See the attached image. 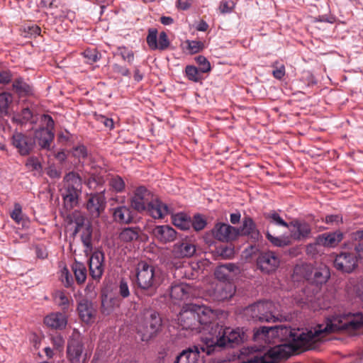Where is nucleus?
<instances>
[{
	"instance_id": "nucleus-1",
	"label": "nucleus",
	"mask_w": 363,
	"mask_h": 363,
	"mask_svg": "<svg viewBox=\"0 0 363 363\" xmlns=\"http://www.w3.org/2000/svg\"><path fill=\"white\" fill-rule=\"evenodd\" d=\"M218 318L216 311L204 305L190 304L186 306L178 315V323L184 330H195L197 333H209L213 322Z\"/></svg>"
},
{
	"instance_id": "nucleus-2",
	"label": "nucleus",
	"mask_w": 363,
	"mask_h": 363,
	"mask_svg": "<svg viewBox=\"0 0 363 363\" xmlns=\"http://www.w3.org/2000/svg\"><path fill=\"white\" fill-rule=\"evenodd\" d=\"M209 336H205L203 342L211 346L214 350L216 346L233 347L238 345L244 340V332L240 328H220L218 323L213 322L210 328Z\"/></svg>"
},
{
	"instance_id": "nucleus-3",
	"label": "nucleus",
	"mask_w": 363,
	"mask_h": 363,
	"mask_svg": "<svg viewBox=\"0 0 363 363\" xmlns=\"http://www.w3.org/2000/svg\"><path fill=\"white\" fill-rule=\"evenodd\" d=\"M330 277L329 268L323 264L313 268L311 264H298L294 269L292 279L294 281L307 280L316 286L325 284Z\"/></svg>"
},
{
	"instance_id": "nucleus-4",
	"label": "nucleus",
	"mask_w": 363,
	"mask_h": 363,
	"mask_svg": "<svg viewBox=\"0 0 363 363\" xmlns=\"http://www.w3.org/2000/svg\"><path fill=\"white\" fill-rule=\"evenodd\" d=\"M135 283L142 290H155L162 283L161 272L152 264L140 261L135 267Z\"/></svg>"
},
{
	"instance_id": "nucleus-5",
	"label": "nucleus",
	"mask_w": 363,
	"mask_h": 363,
	"mask_svg": "<svg viewBox=\"0 0 363 363\" xmlns=\"http://www.w3.org/2000/svg\"><path fill=\"white\" fill-rule=\"evenodd\" d=\"M63 183L60 192L64 206L66 209L71 210L78 204L82 181L77 174L72 172L65 175Z\"/></svg>"
},
{
	"instance_id": "nucleus-6",
	"label": "nucleus",
	"mask_w": 363,
	"mask_h": 363,
	"mask_svg": "<svg viewBox=\"0 0 363 363\" xmlns=\"http://www.w3.org/2000/svg\"><path fill=\"white\" fill-rule=\"evenodd\" d=\"M162 326V318L153 311H147L144 313L137 328L138 334L142 341L147 342L154 337Z\"/></svg>"
},
{
	"instance_id": "nucleus-7",
	"label": "nucleus",
	"mask_w": 363,
	"mask_h": 363,
	"mask_svg": "<svg viewBox=\"0 0 363 363\" xmlns=\"http://www.w3.org/2000/svg\"><path fill=\"white\" fill-rule=\"evenodd\" d=\"M247 311L252 313V318L262 322H277L280 320L279 312L275 303L267 301L250 306Z\"/></svg>"
},
{
	"instance_id": "nucleus-8",
	"label": "nucleus",
	"mask_w": 363,
	"mask_h": 363,
	"mask_svg": "<svg viewBox=\"0 0 363 363\" xmlns=\"http://www.w3.org/2000/svg\"><path fill=\"white\" fill-rule=\"evenodd\" d=\"M235 292L234 285L230 282H217L211 286L206 291H201V298L222 301L230 298Z\"/></svg>"
},
{
	"instance_id": "nucleus-9",
	"label": "nucleus",
	"mask_w": 363,
	"mask_h": 363,
	"mask_svg": "<svg viewBox=\"0 0 363 363\" xmlns=\"http://www.w3.org/2000/svg\"><path fill=\"white\" fill-rule=\"evenodd\" d=\"M67 358L69 363H84L86 354L84 352V345L79 335H73L68 341L67 347Z\"/></svg>"
},
{
	"instance_id": "nucleus-10",
	"label": "nucleus",
	"mask_w": 363,
	"mask_h": 363,
	"mask_svg": "<svg viewBox=\"0 0 363 363\" xmlns=\"http://www.w3.org/2000/svg\"><path fill=\"white\" fill-rule=\"evenodd\" d=\"M201 289H196L186 283L173 285L170 289V296L175 301H183L191 297H201Z\"/></svg>"
},
{
	"instance_id": "nucleus-11",
	"label": "nucleus",
	"mask_w": 363,
	"mask_h": 363,
	"mask_svg": "<svg viewBox=\"0 0 363 363\" xmlns=\"http://www.w3.org/2000/svg\"><path fill=\"white\" fill-rule=\"evenodd\" d=\"M214 238L220 242H230L238 238V230L225 223H217L211 230Z\"/></svg>"
},
{
	"instance_id": "nucleus-12",
	"label": "nucleus",
	"mask_w": 363,
	"mask_h": 363,
	"mask_svg": "<svg viewBox=\"0 0 363 363\" xmlns=\"http://www.w3.org/2000/svg\"><path fill=\"white\" fill-rule=\"evenodd\" d=\"M334 267L345 273H351L357 267V259L352 252H342L335 257Z\"/></svg>"
},
{
	"instance_id": "nucleus-13",
	"label": "nucleus",
	"mask_w": 363,
	"mask_h": 363,
	"mask_svg": "<svg viewBox=\"0 0 363 363\" xmlns=\"http://www.w3.org/2000/svg\"><path fill=\"white\" fill-rule=\"evenodd\" d=\"M154 198L152 194L144 186L136 189L131 199V205L139 212L145 211Z\"/></svg>"
},
{
	"instance_id": "nucleus-14",
	"label": "nucleus",
	"mask_w": 363,
	"mask_h": 363,
	"mask_svg": "<svg viewBox=\"0 0 363 363\" xmlns=\"http://www.w3.org/2000/svg\"><path fill=\"white\" fill-rule=\"evenodd\" d=\"M257 265L260 270L269 274L274 272L279 266V258L272 251L262 252L257 258Z\"/></svg>"
},
{
	"instance_id": "nucleus-15",
	"label": "nucleus",
	"mask_w": 363,
	"mask_h": 363,
	"mask_svg": "<svg viewBox=\"0 0 363 363\" xmlns=\"http://www.w3.org/2000/svg\"><path fill=\"white\" fill-rule=\"evenodd\" d=\"M288 228L292 240H305L309 238L311 233L310 225L305 221L293 220L289 223Z\"/></svg>"
},
{
	"instance_id": "nucleus-16",
	"label": "nucleus",
	"mask_w": 363,
	"mask_h": 363,
	"mask_svg": "<svg viewBox=\"0 0 363 363\" xmlns=\"http://www.w3.org/2000/svg\"><path fill=\"white\" fill-rule=\"evenodd\" d=\"M12 143L20 155H27L33 149L35 141L32 136L16 133L13 135Z\"/></svg>"
},
{
	"instance_id": "nucleus-17",
	"label": "nucleus",
	"mask_w": 363,
	"mask_h": 363,
	"mask_svg": "<svg viewBox=\"0 0 363 363\" xmlns=\"http://www.w3.org/2000/svg\"><path fill=\"white\" fill-rule=\"evenodd\" d=\"M104 255L101 251L94 252L89 258V273L94 279L101 277L104 271Z\"/></svg>"
},
{
	"instance_id": "nucleus-18",
	"label": "nucleus",
	"mask_w": 363,
	"mask_h": 363,
	"mask_svg": "<svg viewBox=\"0 0 363 363\" xmlns=\"http://www.w3.org/2000/svg\"><path fill=\"white\" fill-rule=\"evenodd\" d=\"M154 237L160 242H173L177 238V232L169 225H157L152 230Z\"/></svg>"
},
{
	"instance_id": "nucleus-19",
	"label": "nucleus",
	"mask_w": 363,
	"mask_h": 363,
	"mask_svg": "<svg viewBox=\"0 0 363 363\" xmlns=\"http://www.w3.org/2000/svg\"><path fill=\"white\" fill-rule=\"evenodd\" d=\"M153 218H163L170 213L168 206L157 199H152L145 210Z\"/></svg>"
},
{
	"instance_id": "nucleus-20",
	"label": "nucleus",
	"mask_w": 363,
	"mask_h": 363,
	"mask_svg": "<svg viewBox=\"0 0 363 363\" xmlns=\"http://www.w3.org/2000/svg\"><path fill=\"white\" fill-rule=\"evenodd\" d=\"M343 234L340 231L325 233L316 238V244L327 247H336L342 240Z\"/></svg>"
},
{
	"instance_id": "nucleus-21",
	"label": "nucleus",
	"mask_w": 363,
	"mask_h": 363,
	"mask_svg": "<svg viewBox=\"0 0 363 363\" xmlns=\"http://www.w3.org/2000/svg\"><path fill=\"white\" fill-rule=\"evenodd\" d=\"M237 230L238 237L239 235H245L254 240H257L259 238V232L250 217H245L242 220V225L237 228Z\"/></svg>"
},
{
	"instance_id": "nucleus-22",
	"label": "nucleus",
	"mask_w": 363,
	"mask_h": 363,
	"mask_svg": "<svg viewBox=\"0 0 363 363\" xmlns=\"http://www.w3.org/2000/svg\"><path fill=\"white\" fill-rule=\"evenodd\" d=\"M113 220L121 224L130 223L133 220L132 211L130 207L118 205L112 208Z\"/></svg>"
},
{
	"instance_id": "nucleus-23",
	"label": "nucleus",
	"mask_w": 363,
	"mask_h": 363,
	"mask_svg": "<svg viewBox=\"0 0 363 363\" xmlns=\"http://www.w3.org/2000/svg\"><path fill=\"white\" fill-rule=\"evenodd\" d=\"M44 323L49 328L62 330L67 324V318L62 313H52L45 318Z\"/></svg>"
},
{
	"instance_id": "nucleus-24",
	"label": "nucleus",
	"mask_w": 363,
	"mask_h": 363,
	"mask_svg": "<svg viewBox=\"0 0 363 363\" xmlns=\"http://www.w3.org/2000/svg\"><path fill=\"white\" fill-rule=\"evenodd\" d=\"M238 271L239 269L235 264L228 263L218 266L214 274L219 282H227L232 274H237Z\"/></svg>"
},
{
	"instance_id": "nucleus-25",
	"label": "nucleus",
	"mask_w": 363,
	"mask_h": 363,
	"mask_svg": "<svg viewBox=\"0 0 363 363\" xmlns=\"http://www.w3.org/2000/svg\"><path fill=\"white\" fill-rule=\"evenodd\" d=\"M196 247L189 242L176 243L172 250V253L176 257H189L194 255Z\"/></svg>"
},
{
	"instance_id": "nucleus-26",
	"label": "nucleus",
	"mask_w": 363,
	"mask_h": 363,
	"mask_svg": "<svg viewBox=\"0 0 363 363\" xmlns=\"http://www.w3.org/2000/svg\"><path fill=\"white\" fill-rule=\"evenodd\" d=\"M77 311L81 319L84 322L86 323L91 322L94 315V309L91 302L86 299L81 300L78 303Z\"/></svg>"
},
{
	"instance_id": "nucleus-27",
	"label": "nucleus",
	"mask_w": 363,
	"mask_h": 363,
	"mask_svg": "<svg viewBox=\"0 0 363 363\" xmlns=\"http://www.w3.org/2000/svg\"><path fill=\"white\" fill-rule=\"evenodd\" d=\"M35 137L42 148L49 149L54 138V133L51 130L40 128L35 132Z\"/></svg>"
},
{
	"instance_id": "nucleus-28",
	"label": "nucleus",
	"mask_w": 363,
	"mask_h": 363,
	"mask_svg": "<svg viewBox=\"0 0 363 363\" xmlns=\"http://www.w3.org/2000/svg\"><path fill=\"white\" fill-rule=\"evenodd\" d=\"M103 199L101 196L91 195L87 201L86 208L94 217H99L103 208Z\"/></svg>"
},
{
	"instance_id": "nucleus-29",
	"label": "nucleus",
	"mask_w": 363,
	"mask_h": 363,
	"mask_svg": "<svg viewBox=\"0 0 363 363\" xmlns=\"http://www.w3.org/2000/svg\"><path fill=\"white\" fill-rule=\"evenodd\" d=\"M173 224L181 230H189L191 226V218L184 213H179L172 216Z\"/></svg>"
},
{
	"instance_id": "nucleus-30",
	"label": "nucleus",
	"mask_w": 363,
	"mask_h": 363,
	"mask_svg": "<svg viewBox=\"0 0 363 363\" xmlns=\"http://www.w3.org/2000/svg\"><path fill=\"white\" fill-rule=\"evenodd\" d=\"M54 301L63 311L68 310L70 304L73 303V301L69 294L65 291L60 290L55 292Z\"/></svg>"
},
{
	"instance_id": "nucleus-31",
	"label": "nucleus",
	"mask_w": 363,
	"mask_h": 363,
	"mask_svg": "<svg viewBox=\"0 0 363 363\" xmlns=\"http://www.w3.org/2000/svg\"><path fill=\"white\" fill-rule=\"evenodd\" d=\"M75 279L78 284H82L86 279V269L83 263L75 262L72 266Z\"/></svg>"
},
{
	"instance_id": "nucleus-32",
	"label": "nucleus",
	"mask_w": 363,
	"mask_h": 363,
	"mask_svg": "<svg viewBox=\"0 0 363 363\" xmlns=\"http://www.w3.org/2000/svg\"><path fill=\"white\" fill-rule=\"evenodd\" d=\"M267 238L271 243L276 247H285L290 245L292 243V240L290 235L275 237L267 232Z\"/></svg>"
},
{
	"instance_id": "nucleus-33",
	"label": "nucleus",
	"mask_w": 363,
	"mask_h": 363,
	"mask_svg": "<svg viewBox=\"0 0 363 363\" xmlns=\"http://www.w3.org/2000/svg\"><path fill=\"white\" fill-rule=\"evenodd\" d=\"M138 238V231L133 228H126L123 229L120 235L119 238L123 242H132L137 240Z\"/></svg>"
},
{
	"instance_id": "nucleus-34",
	"label": "nucleus",
	"mask_w": 363,
	"mask_h": 363,
	"mask_svg": "<svg viewBox=\"0 0 363 363\" xmlns=\"http://www.w3.org/2000/svg\"><path fill=\"white\" fill-rule=\"evenodd\" d=\"M118 306V301L115 298H109L106 296L102 299V312L106 315L110 314L114 310V308Z\"/></svg>"
},
{
	"instance_id": "nucleus-35",
	"label": "nucleus",
	"mask_w": 363,
	"mask_h": 363,
	"mask_svg": "<svg viewBox=\"0 0 363 363\" xmlns=\"http://www.w3.org/2000/svg\"><path fill=\"white\" fill-rule=\"evenodd\" d=\"M13 101L12 95L9 92L0 94V113L7 114L9 104Z\"/></svg>"
},
{
	"instance_id": "nucleus-36",
	"label": "nucleus",
	"mask_w": 363,
	"mask_h": 363,
	"mask_svg": "<svg viewBox=\"0 0 363 363\" xmlns=\"http://www.w3.org/2000/svg\"><path fill=\"white\" fill-rule=\"evenodd\" d=\"M201 72L193 65H187L185 68V74L189 80L198 82L201 80Z\"/></svg>"
},
{
	"instance_id": "nucleus-37",
	"label": "nucleus",
	"mask_w": 363,
	"mask_h": 363,
	"mask_svg": "<svg viewBox=\"0 0 363 363\" xmlns=\"http://www.w3.org/2000/svg\"><path fill=\"white\" fill-rule=\"evenodd\" d=\"M13 89L19 95L28 94L31 90L30 86L21 79H18L13 82Z\"/></svg>"
},
{
	"instance_id": "nucleus-38",
	"label": "nucleus",
	"mask_w": 363,
	"mask_h": 363,
	"mask_svg": "<svg viewBox=\"0 0 363 363\" xmlns=\"http://www.w3.org/2000/svg\"><path fill=\"white\" fill-rule=\"evenodd\" d=\"M195 60L199 65V69L201 73H208L211 71V64L206 57L199 55L195 58Z\"/></svg>"
},
{
	"instance_id": "nucleus-39",
	"label": "nucleus",
	"mask_w": 363,
	"mask_h": 363,
	"mask_svg": "<svg viewBox=\"0 0 363 363\" xmlns=\"http://www.w3.org/2000/svg\"><path fill=\"white\" fill-rule=\"evenodd\" d=\"M266 218L270 220L271 223L288 228L289 223L285 222L275 211H272L266 214Z\"/></svg>"
},
{
	"instance_id": "nucleus-40",
	"label": "nucleus",
	"mask_w": 363,
	"mask_h": 363,
	"mask_svg": "<svg viewBox=\"0 0 363 363\" xmlns=\"http://www.w3.org/2000/svg\"><path fill=\"white\" fill-rule=\"evenodd\" d=\"M33 117L32 112L29 108H23L20 116H15L13 120L19 123H25L29 121Z\"/></svg>"
},
{
	"instance_id": "nucleus-41",
	"label": "nucleus",
	"mask_w": 363,
	"mask_h": 363,
	"mask_svg": "<svg viewBox=\"0 0 363 363\" xmlns=\"http://www.w3.org/2000/svg\"><path fill=\"white\" fill-rule=\"evenodd\" d=\"M147 43L152 50L157 49V31L155 29L149 30Z\"/></svg>"
},
{
	"instance_id": "nucleus-42",
	"label": "nucleus",
	"mask_w": 363,
	"mask_h": 363,
	"mask_svg": "<svg viewBox=\"0 0 363 363\" xmlns=\"http://www.w3.org/2000/svg\"><path fill=\"white\" fill-rule=\"evenodd\" d=\"M110 186L116 191L121 192L125 188V183L123 179L120 177H115L110 179Z\"/></svg>"
},
{
	"instance_id": "nucleus-43",
	"label": "nucleus",
	"mask_w": 363,
	"mask_h": 363,
	"mask_svg": "<svg viewBox=\"0 0 363 363\" xmlns=\"http://www.w3.org/2000/svg\"><path fill=\"white\" fill-rule=\"evenodd\" d=\"M60 279L65 287H70L74 283L72 276L67 268H64L61 271Z\"/></svg>"
},
{
	"instance_id": "nucleus-44",
	"label": "nucleus",
	"mask_w": 363,
	"mask_h": 363,
	"mask_svg": "<svg viewBox=\"0 0 363 363\" xmlns=\"http://www.w3.org/2000/svg\"><path fill=\"white\" fill-rule=\"evenodd\" d=\"M206 225V220L201 216H194L193 220H191V226L196 231L201 230Z\"/></svg>"
},
{
	"instance_id": "nucleus-45",
	"label": "nucleus",
	"mask_w": 363,
	"mask_h": 363,
	"mask_svg": "<svg viewBox=\"0 0 363 363\" xmlns=\"http://www.w3.org/2000/svg\"><path fill=\"white\" fill-rule=\"evenodd\" d=\"M186 44L191 54L197 53L202 50L204 48L203 43L201 41L187 40Z\"/></svg>"
},
{
	"instance_id": "nucleus-46",
	"label": "nucleus",
	"mask_w": 363,
	"mask_h": 363,
	"mask_svg": "<svg viewBox=\"0 0 363 363\" xmlns=\"http://www.w3.org/2000/svg\"><path fill=\"white\" fill-rule=\"evenodd\" d=\"M72 155L80 161L86 157L87 151L84 145H78L73 148Z\"/></svg>"
},
{
	"instance_id": "nucleus-47",
	"label": "nucleus",
	"mask_w": 363,
	"mask_h": 363,
	"mask_svg": "<svg viewBox=\"0 0 363 363\" xmlns=\"http://www.w3.org/2000/svg\"><path fill=\"white\" fill-rule=\"evenodd\" d=\"M169 45V41L167 35L164 32L160 33L157 40V49L164 50L167 48Z\"/></svg>"
},
{
	"instance_id": "nucleus-48",
	"label": "nucleus",
	"mask_w": 363,
	"mask_h": 363,
	"mask_svg": "<svg viewBox=\"0 0 363 363\" xmlns=\"http://www.w3.org/2000/svg\"><path fill=\"white\" fill-rule=\"evenodd\" d=\"M84 56L87 60V62L90 64L96 62L99 59L98 52L94 49L86 50L84 52Z\"/></svg>"
},
{
	"instance_id": "nucleus-49",
	"label": "nucleus",
	"mask_w": 363,
	"mask_h": 363,
	"mask_svg": "<svg viewBox=\"0 0 363 363\" xmlns=\"http://www.w3.org/2000/svg\"><path fill=\"white\" fill-rule=\"evenodd\" d=\"M11 217L13 220H14L17 223H20L23 220L22 215V208L20 204L16 203L14 206V209L11 213Z\"/></svg>"
},
{
	"instance_id": "nucleus-50",
	"label": "nucleus",
	"mask_w": 363,
	"mask_h": 363,
	"mask_svg": "<svg viewBox=\"0 0 363 363\" xmlns=\"http://www.w3.org/2000/svg\"><path fill=\"white\" fill-rule=\"evenodd\" d=\"M120 55L122 58L127 61L128 63H132L134 60V54L132 50L127 49L126 48H119Z\"/></svg>"
},
{
	"instance_id": "nucleus-51",
	"label": "nucleus",
	"mask_w": 363,
	"mask_h": 363,
	"mask_svg": "<svg viewBox=\"0 0 363 363\" xmlns=\"http://www.w3.org/2000/svg\"><path fill=\"white\" fill-rule=\"evenodd\" d=\"M82 240L85 247L84 252L89 255L91 252V233L88 231L86 235L82 236Z\"/></svg>"
},
{
	"instance_id": "nucleus-52",
	"label": "nucleus",
	"mask_w": 363,
	"mask_h": 363,
	"mask_svg": "<svg viewBox=\"0 0 363 363\" xmlns=\"http://www.w3.org/2000/svg\"><path fill=\"white\" fill-rule=\"evenodd\" d=\"M118 292H119V294L123 298H127L130 295V290H129L128 283L124 279H122L120 281Z\"/></svg>"
},
{
	"instance_id": "nucleus-53",
	"label": "nucleus",
	"mask_w": 363,
	"mask_h": 363,
	"mask_svg": "<svg viewBox=\"0 0 363 363\" xmlns=\"http://www.w3.org/2000/svg\"><path fill=\"white\" fill-rule=\"evenodd\" d=\"M234 2L233 1H222L220 5V11L223 13H230L233 11Z\"/></svg>"
},
{
	"instance_id": "nucleus-54",
	"label": "nucleus",
	"mask_w": 363,
	"mask_h": 363,
	"mask_svg": "<svg viewBox=\"0 0 363 363\" xmlns=\"http://www.w3.org/2000/svg\"><path fill=\"white\" fill-rule=\"evenodd\" d=\"M52 342L55 348L62 350L64 347L65 340L60 335H57L52 336Z\"/></svg>"
},
{
	"instance_id": "nucleus-55",
	"label": "nucleus",
	"mask_w": 363,
	"mask_h": 363,
	"mask_svg": "<svg viewBox=\"0 0 363 363\" xmlns=\"http://www.w3.org/2000/svg\"><path fill=\"white\" fill-rule=\"evenodd\" d=\"M342 222L340 215H328L325 217V223L330 225H338Z\"/></svg>"
},
{
	"instance_id": "nucleus-56",
	"label": "nucleus",
	"mask_w": 363,
	"mask_h": 363,
	"mask_svg": "<svg viewBox=\"0 0 363 363\" xmlns=\"http://www.w3.org/2000/svg\"><path fill=\"white\" fill-rule=\"evenodd\" d=\"M12 79V74L10 71H2L0 72V83L3 84H9Z\"/></svg>"
},
{
	"instance_id": "nucleus-57",
	"label": "nucleus",
	"mask_w": 363,
	"mask_h": 363,
	"mask_svg": "<svg viewBox=\"0 0 363 363\" xmlns=\"http://www.w3.org/2000/svg\"><path fill=\"white\" fill-rule=\"evenodd\" d=\"M273 76L278 79H281L285 74V67L281 65L272 72Z\"/></svg>"
},
{
	"instance_id": "nucleus-58",
	"label": "nucleus",
	"mask_w": 363,
	"mask_h": 363,
	"mask_svg": "<svg viewBox=\"0 0 363 363\" xmlns=\"http://www.w3.org/2000/svg\"><path fill=\"white\" fill-rule=\"evenodd\" d=\"M43 120L44 123L46 125V128H44L49 129L52 131L55 123H54V121L52 118V117L48 115H43Z\"/></svg>"
},
{
	"instance_id": "nucleus-59",
	"label": "nucleus",
	"mask_w": 363,
	"mask_h": 363,
	"mask_svg": "<svg viewBox=\"0 0 363 363\" xmlns=\"http://www.w3.org/2000/svg\"><path fill=\"white\" fill-rule=\"evenodd\" d=\"M113 69L116 72L119 73L123 76H129L130 75V71L125 67H123V66H121L118 65H114Z\"/></svg>"
},
{
	"instance_id": "nucleus-60",
	"label": "nucleus",
	"mask_w": 363,
	"mask_h": 363,
	"mask_svg": "<svg viewBox=\"0 0 363 363\" xmlns=\"http://www.w3.org/2000/svg\"><path fill=\"white\" fill-rule=\"evenodd\" d=\"M26 165L28 167H31L33 169L35 170L39 169L41 167L38 160L34 157L29 158L26 162Z\"/></svg>"
},
{
	"instance_id": "nucleus-61",
	"label": "nucleus",
	"mask_w": 363,
	"mask_h": 363,
	"mask_svg": "<svg viewBox=\"0 0 363 363\" xmlns=\"http://www.w3.org/2000/svg\"><path fill=\"white\" fill-rule=\"evenodd\" d=\"M193 0H178L177 6L182 10L188 9L192 4Z\"/></svg>"
},
{
	"instance_id": "nucleus-62",
	"label": "nucleus",
	"mask_w": 363,
	"mask_h": 363,
	"mask_svg": "<svg viewBox=\"0 0 363 363\" xmlns=\"http://www.w3.org/2000/svg\"><path fill=\"white\" fill-rule=\"evenodd\" d=\"M48 175L51 178H59L60 177V172L55 167H49L47 172Z\"/></svg>"
},
{
	"instance_id": "nucleus-63",
	"label": "nucleus",
	"mask_w": 363,
	"mask_h": 363,
	"mask_svg": "<svg viewBox=\"0 0 363 363\" xmlns=\"http://www.w3.org/2000/svg\"><path fill=\"white\" fill-rule=\"evenodd\" d=\"M234 254V250L232 247H225L221 250V255L226 258H230Z\"/></svg>"
},
{
	"instance_id": "nucleus-64",
	"label": "nucleus",
	"mask_w": 363,
	"mask_h": 363,
	"mask_svg": "<svg viewBox=\"0 0 363 363\" xmlns=\"http://www.w3.org/2000/svg\"><path fill=\"white\" fill-rule=\"evenodd\" d=\"M352 238L355 240H363V228L353 232L352 233Z\"/></svg>"
}]
</instances>
